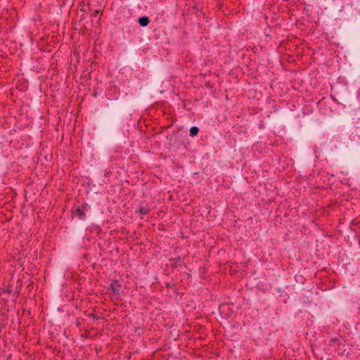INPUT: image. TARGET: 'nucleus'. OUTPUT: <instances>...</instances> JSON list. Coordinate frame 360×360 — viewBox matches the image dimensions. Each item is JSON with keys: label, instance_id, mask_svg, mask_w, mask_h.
Listing matches in <instances>:
<instances>
[{"label": "nucleus", "instance_id": "nucleus-5", "mask_svg": "<svg viewBox=\"0 0 360 360\" xmlns=\"http://www.w3.org/2000/svg\"><path fill=\"white\" fill-rule=\"evenodd\" d=\"M148 210L146 207H141L139 209V212L142 214H146L148 213Z\"/></svg>", "mask_w": 360, "mask_h": 360}, {"label": "nucleus", "instance_id": "nucleus-2", "mask_svg": "<svg viewBox=\"0 0 360 360\" xmlns=\"http://www.w3.org/2000/svg\"><path fill=\"white\" fill-rule=\"evenodd\" d=\"M149 18L147 16H143L139 19V23L142 27L147 26L149 24Z\"/></svg>", "mask_w": 360, "mask_h": 360}, {"label": "nucleus", "instance_id": "nucleus-7", "mask_svg": "<svg viewBox=\"0 0 360 360\" xmlns=\"http://www.w3.org/2000/svg\"><path fill=\"white\" fill-rule=\"evenodd\" d=\"M336 340H337V339H332V340H330V342H335Z\"/></svg>", "mask_w": 360, "mask_h": 360}, {"label": "nucleus", "instance_id": "nucleus-6", "mask_svg": "<svg viewBox=\"0 0 360 360\" xmlns=\"http://www.w3.org/2000/svg\"><path fill=\"white\" fill-rule=\"evenodd\" d=\"M86 205H87V204H86V203L83 204V205H82V209H83V210H84L86 208Z\"/></svg>", "mask_w": 360, "mask_h": 360}, {"label": "nucleus", "instance_id": "nucleus-4", "mask_svg": "<svg viewBox=\"0 0 360 360\" xmlns=\"http://www.w3.org/2000/svg\"><path fill=\"white\" fill-rule=\"evenodd\" d=\"M198 131H199V129L197 127H192L190 129V136H196L198 134Z\"/></svg>", "mask_w": 360, "mask_h": 360}, {"label": "nucleus", "instance_id": "nucleus-1", "mask_svg": "<svg viewBox=\"0 0 360 360\" xmlns=\"http://www.w3.org/2000/svg\"><path fill=\"white\" fill-rule=\"evenodd\" d=\"M120 288L121 285L117 280H114L111 283L108 290L111 291L112 294L118 296L120 295Z\"/></svg>", "mask_w": 360, "mask_h": 360}, {"label": "nucleus", "instance_id": "nucleus-3", "mask_svg": "<svg viewBox=\"0 0 360 360\" xmlns=\"http://www.w3.org/2000/svg\"><path fill=\"white\" fill-rule=\"evenodd\" d=\"M75 212L81 219H83L85 217V213L83 209L78 207L75 210Z\"/></svg>", "mask_w": 360, "mask_h": 360}]
</instances>
